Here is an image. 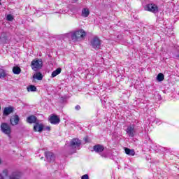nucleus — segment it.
<instances>
[{
    "label": "nucleus",
    "instance_id": "1",
    "mask_svg": "<svg viewBox=\"0 0 179 179\" xmlns=\"http://www.w3.org/2000/svg\"><path fill=\"white\" fill-rule=\"evenodd\" d=\"M26 121L28 124H35L34 125V132H43L44 131V124H40L37 117L35 115H31L28 116Z\"/></svg>",
    "mask_w": 179,
    "mask_h": 179
},
{
    "label": "nucleus",
    "instance_id": "2",
    "mask_svg": "<svg viewBox=\"0 0 179 179\" xmlns=\"http://www.w3.org/2000/svg\"><path fill=\"white\" fill-rule=\"evenodd\" d=\"M66 36V37H71L74 41H78L79 40H83L86 37V31L83 29H80L73 32L67 33Z\"/></svg>",
    "mask_w": 179,
    "mask_h": 179
},
{
    "label": "nucleus",
    "instance_id": "3",
    "mask_svg": "<svg viewBox=\"0 0 179 179\" xmlns=\"http://www.w3.org/2000/svg\"><path fill=\"white\" fill-rule=\"evenodd\" d=\"M80 145H82L80 140L78 138H73L71 141H70L69 148L70 150H72V153H76V150H78V149H79L80 147Z\"/></svg>",
    "mask_w": 179,
    "mask_h": 179
},
{
    "label": "nucleus",
    "instance_id": "4",
    "mask_svg": "<svg viewBox=\"0 0 179 179\" xmlns=\"http://www.w3.org/2000/svg\"><path fill=\"white\" fill-rule=\"evenodd\" d=\"M90 45L94 50H100V47H101V41L97 36H94L90 41Z\"/></svg>",
    "mask_w": 179,
    "mask_h": 179
},
{
    "label": "nucleus",
    "instance_id": "5",
    "mask_svg": "<svg viewBox=\"0 0 179 179\" xmlns=\"http://www.w3.org/2000/svg\"><path fill=\"white\" fill-rule=\"evenodd\" d=\"M31 66L33 71H38L43 68V60L41 59H34L31 63Z\"/></svg>",
    "mask_w": 179,
    "mask_h": 179
},
{
    "label": "nucleus",
    "instance_id": "6",
    "mask_svg": "<svg viewBox=\"0 0 179 179\" xmlns=\"http://www.w3.org/2000/svg\"><path fill=\"white\" fill-rule=\"evenodd\" d=\"M1 131L3 132V134H5L6 135H10L12 133V129L10 128V126L8 123H1Z\"/></svg>",
    "mask_w": 179,
    "mask_h": 179
},
{
    "label": "nucleus",
    "instance_id": "7",
    "mask_svg": "<svg viewBox=\"0 0 179 179\" xmlns=\"http://www.w3.org/2000/svg\"><path fill=\"white\" fill-rule=\"evenodd\" d=\"M48 121L52 125H58L61 122V119L59 117L55 114H51L48 117Z\"/></svg>",
    "mask_w": 179,
    "mask_h": 179
},
{
    "label": "nucleus",
    "instance_id": "8",
    "mask_svg": "<svg viewBox=\"0 0 179 179\" xmlns=\"http://www.w3.org/2000/svg\"><path fill=\"white\" fill-rule=\"evenodd\" d=\"M45 157L49 163H54L55 161V155L52 152H45Z\"/></svg>",
    "mask_w": 179,
    "mask_h": 179
},
{
    "label": "nucleus",
    "instance_id": "9",
    "mask_svg": "<svg viewBox=\"0 0 179 179\" xmlns=\"http://www.w3.org/2000/svg\"><path fill=\"white\" fill-rule=\"evenodd\" d=\"M126 132L129 138H134V136H135V125L132 124L128 126Z\"/></svg>",
    "mask_w": 179,
    "mask_h": 179
},
{
    "label": "nucleus",
    "instance_id": "10",
    "mask_svg": "<svg viewBox=\"0 0 179 179\" xmlns=\"http://www.w3.org/2000/svg\"><path fill=\"white\" fill-rule=\"evenodd\" d=\"M106 148H104V145L100 144H96L93 147L94 152H95V153H99V155L104 152Z\"/></svg>",
    "mask_w": 179,
    "mask_h": 179
},
{
    "label": "nucleus",
    "instance_id": "11",
    "mask_svg": "<svg viewBox=\"0 0 179 179\" xmlns=\"http://www.w3.org/2000/svg\"><path fill=\"white\" fill-rule=\"evenodd\" d=\"M145 10H148V12H153V13H157L159 10L156 5L153 3H150L146 6Z\"/></svg>",
    "mask_w": 179,
    "mask_h": 179
},
{
    "label": "nucleus",
    "instance_id": "12",
    "mask_svg": "<svg viewBox=\"0 0 179 179\" xmlns=\"http://www.w3.org/2000/svg\"><path fill=\"white\" fill-rule=\"evenodd\" d=\"M22 177V172L14 171L9 176V179H19Z\"/></svg>",
    "mask_w": 179,
    "mask_h": 179
},
{
    "label": "nucleus",
    "instance_id": "13",
    "mask_svg": "<svg viewBox=\"0 0 179 179\" xmlns=\"http://www.w3.org/2000/svg\"><path fill=\"white\" fill-rule=\"evenodd\" d=\"M20 120V119L19 118V115H16L10 119V123L13 126L17 125V124H19Z\"/></svg>",
    "mask_w": 179,
    "mask_h": 179
},
{
    "label": "nucleus",
    "instance_id": "14",
    "mask_svg": "<svg viewBox=\"0 0 179 179\" xmlns=\"http://www.w3.org/2000/svg\"><path fill=\"white\" fill-rule=\"evenodd\" d=\"M61 72H62V69H61V67L57 68L56 70L52 71L51 78H55V76H58Z\"/></svg>",
    "mask_w": 179,
    "mask_h": 179
},
{
    "label": "nucleus",
    "instance_id": "15",
    "mask_svg": "<svg viewBox=\"0 0 179 179\" xmlns=\"http://www.w3.org/2000/svg\"><path fill=\"white\" fill-rule=\"evenodd\" d=\"M124 152L126 155H128L129 156H135V150L124 148Z\"/></svg>",
    "mask_w": 179,
    "mask_h": 179
},
{
    "label": "nucleus",
    "instance_id": "16",
    "mask_svg": "<svg viewBox=\"0 0 179 179\" xmlns=\"http://www.w3.org/2000/svg\"><path fill=\"white\" fill-rule=\"evenodd\" d=\"M36 16H41V15H43V13H41V11L40 10H36L34 7H33L32 8H31V15H36Z\"/></svg>",
    "mask_w": 179,
    "mask_h": 179
},
{
    "label": "nucleus",
    "instance_id": "17",
    "mask_svg": "<svg viewBox=\"0 0 179 179\" xmlns=\"http://www.w3.org/2000/svg\"><path fill=\"white\" fill-rule=\"evenodd\" d=\"M15 111V107L13 106H8L4 108L3 113H13Z\"/></svg>",
    "mask_w": 179,
    "mask_h": 179
},
{
    "label": "nucleus",
    "instance_id": "18",
    "mask_svg": "<svg viewBox=\"0 0 179 179\" xmlns=\"http://www.w3.org/2000/svg\"><path fill=\"white\" fill-rule=\"evenodd\" d=\"M6 78V70L0 68V79H5Z\"/></svg>",
    "mask_w": 179,
    "mask_h": 179
},
{
    "label": "nucleus",
    "instance_id": "19",
    "mask_svg": "<svg viewBox=\"0 0 179 179\" xmlns=\"http://www.w3.org/2000/svg\"><path fill=\"white\" fill-rule=\"evenodd\" d=\"M89 15H90V11H89V9L83 8L82 10V16H83V17H87Z\"/></svg>",
    "mask_w": 179,
    "mask_h": 179
},
{
    "label": "nucleus",
    "instance_id": "20",
    "mask_svg": "<svg viewBox=\"0 0 179 179\" xmlns=\"http://www.w3.org/2000/svg\"><path fill=\"white\" fill-rule=\"evenodd\" d=\"M13 72L15 75H19L22 72V69L19 66H14L13 68Z\"/></svg>",
    "mask_w": 179,
    "mask_h": 179
},
{
    "label": "nucleus",
    "instance_id": "21",
    "mask_svg": "<svg viewBox=\"0 0 179 179\" xmlns=\"http://www.w3.org/2000/svg\"><path fill=\"white\" fill-rule=\"evenodd\" d=\"M34 79H37L38 80H43V74L40 72L36 73L33 76Z\"/></svg>",
    "mask_w": 179,
    "mask_h": 179
},
{
    "label": "nucleus",
    "instance_id": "22",
    "mask_svg": "<svg viewBox=\"0 0 179 179\" xmlns=\"http://www.w3.org/2000/svg\"><path fill=\"white\" fill-rule=\"evenodd\" d=\"M157 80L158 82H163V80H164V74L159 73L157 76Z\"/></svg>",
    "mask_w": 179,
    "mask_h": 179
},
{
    "label": "nucleus",
    "instance_id": "23",
    "mask_svg": "<svg viewBox=\"0 0 179 179\" xmlns=\"http://www.w3.org/2000/svg\"><path fill=\"white\" fill-rule=\"evenodd\" d=\"M27 92H37V87L33 85L27 87Z\"/></svg>",
    "mask_w": 179,
    "mask_h": 179
},
{
    "label": "nucleus",
    "instance_id": "24",
    "mask_svg": "<svg viewBox=\"0 0 179 179\" xmlns=\"http://www.w3.org/2000/svg\"><path fill=\"white\" fill-rule=\"evenodd\" d=\"M0 41H4V43H8V38L5 37V33H2L0 36Z\"/></svg>",
    "mask_w": 179,
    "mask_h": 179
},
{
    "label": "nucleus",
    "instance_id": "25",
    "mask_svg": "<svg viewBox=\"0 0 179 179\" xmlns=\"http://www.w3.org/2000/svg\"><path fill=\"white\" fill-rule=\"evenodd\" d=\"M2 174L3 175V177H8L9 176V171L8 169H3L2 171Z\"/></svg>",
    "mask_w": 179,
    "mask_h": 179
},
{
    "label": "nucleus",
    "instance_id": "26",
    "mask_svg": "<svg viewBox=\"0 0 179 179\" xmlns=\"http://www.w3.org/2000/svg\"><path fill=\"white\" fill-rule=\"evenodd\" d=\"M6 20H8V22H13V15L9 14L7 15L6 17Z\"/></svg>",
    "mask_w": 179,
    "mask_h": 179
},
{
    "label": "nucleus",
    "instance_id": "27",
    "mask_svg": "<svg viewBox=\"0 0 179 179\" xmlns=\"http://www.w3.org/2000/svg\"><path fill=\"white\" fill-rule=\"evenodd\" d=\"M100 156H101V157H104L105 159H107V157H108V153H107L106 152H101Z\"/></svg>",
    "mask_w": 179,
    "mask_h": 179
},
{
    "label": "nucleus",
    "instance_id": "28",
    "mask_svg": "<svg viewBox=\"0 0 179 179\" xmlns=\"http://www.w3.org/2000/svg\"><path fill=\"white\" fill-rule=\"evenodd\" d=\"M81 179H89V175L85 174L81 177Z\"/></svg>",
    "mask_w": 179,
    "mask_h": 179
},
{
    "label": "nucleus",
    "instance_id": "29",
    "mask_svg": "<svg viewBox=\"0 0 179 179\" xmlns=\"http://www.w3.org/2000/svg\"><path fill=\"white\" fill-rule=\"evenodd\" d=\"M43 129H44L45 131H51V127H49V126H47V127H45V129H44V126H43Z\"/></svg>",
    "mask_w": 179,
    "mask_h": 179
},
{
    "label": "nucleus",
    "instance_id": "30",
    "mask_svg": "<svg viewBox=\"0 0 179 179\" xmlns=\"http://www.w3.org/2000/svg\"><path fill=\"white\" fill-rule=\"evenodd\" d=\"M75 109H76L77 111H79V110H80V106L77 105V106L75 107Z\"/></svg>",
    "mask_w": 179,
    "mask_h": 179
},
{
    "label": "nucleus",
    "instance_id": "31",
    "mask_svg": "<svg viewBox=\"0 0 179 179\" xmlns=\"http://www.w3.org/2000/svg\"><path fill=\"white\" fill-rule=\"evenodd\" d=\"M84 141L86 143H89V138L87 136V137H85L84 138Z\"/></svg>",
    "mask_w": 179,
    "mask_h": 179
},
{
    "label": "nucleus",
    "instance_id": "32",
    "mask_svg": "<svg viewBox=\"0 0 179 179\" xmlns=\"http://www.w3.org/2000/svg\"><path fill=\"white\" fill-rule=\"evenodd\" d=\"M9 114H10V113H3V115L4 117H8V115H9Z\"/></svg>",
    "mask_w": 179,
    "mask_h": 179
},
{
    "label": "nucleus",
    "instance_id": "33",
    "mask_svg": "<svg viewBox=\"0 0 179 179\" xmlns=\"http://www.w3.org/2000/svg\"><path fill=\"white\" fill-rule=\"evenodd\" d=\"M0 179H5V176H3L2 173H0Z\"/></svg>",
    "mask_w": 179,
    "mask_h": 179
},
{
    "label": "nucleus",
    "instance_id": "34",
    "mask_svg": "<svg viewBox=\"0 0 179 179\" xmlns=\"http://www.w3.org/2000/svg\"><path fill=\"white\" fill-rule=\"evenodd\" d=\"M72 12H73V13H76V12H78V10H72Z\"/></svg>",
    "mask_w": 179,
    "mask_h": 179
},
{
    "label": "nucleus",
    "instance_id": "35",
    "mask_svg": "<svg viewBox=\"0 0 179 179\" xmlns=\"http://www.w3.org/2000/svg\"><path fill=\"white\" fill-rule=\"evenodd\" d=\"M0 164H2V159H0Z\"/></svg>",
    "mask_w": 179,
    "mask_h": 179
},
{
    "label": "nucleus",
    "instance_id": "36",
    "mask_svg": "<svg viewBox=\"0 0 179 179\" xmlns=\"http://www.w3.org/2000/svg\"><path fill=\"white\" fill-rule=\"evenodd\" d=\"M41 159H44V157H42Z\"/></svg>",
    "mask_w": 179,
    "mask_h": 179
},
{
    "label": "nucleus",
    "instance_id": "37",
    "mask_svg": "<svg viewBox=\"0 0 179 179\" xmlns=\"http://www.w3.org/2000/svg\"><path fill=\"white\" fill-rule=\"evenodd\" d=\"M1 0H0V5H1Z\"/></svg>",
    "mask_w": 179,
    "mask_h": 179
},
{
    "label": "nucleus",
    "instance_id": "38",
    "mask_svg": "<svg viewBox=\"0 0 179 179\" xmlns=\"http://www.w3.org/2000/svg\"><path fill=\"white\" fill-rule=\"evenodd\" d=\"M104 102L106 103V99L104 100Z\"/></svg>",
    "mask_w": 179,
    "mask_h": 179
},
{
    "label": "nucleus",
    "instance_id": "39",
    "mask_svg": "<svg viewBox=\"0 0 179 179\" xmlns=\"http://www.w3.org/2000/svg\"><path fill=\"white\" fill-rule=\"evenodd\" d=\"M104 102L106 103V99L104 100Z\"/></svg>",
    "mask_w": 179,
    "mask_h": 179
}]
</instances>
